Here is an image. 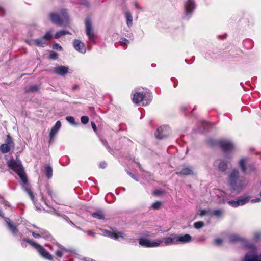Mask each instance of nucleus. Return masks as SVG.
<instances>
[{"label":"nucleus","mask_w":261,"mask_h":261,"mask_svg":"<svg viewBox=\"0 0 261 261\" xmlns=\"http://www.w3.org/2000/svg\"><path fill=\"white\" fill-rule=\"evenodd\" d=\"M8 166L15 171L19 176L23 183L22 188L30 197L32 200H34L33 193L31 191L29 185L28 184V178L24 171L21 161L16 158L11 159L7 162Z\"/></svg>","instance_id":"nucleus-1"},{"label":"nucleus","mask_w":261,"mask_h":261,"mask_svg":"<svg viewBox=\"0 0 261 261\" xmlns=\"http://www.w3.org/2000/svg\"><path fill=\"white\" fill-rule=\"evenodd\" d=\"M53 23L59 26H66L69 24V19L66 10H62L59 13H52L49 15Z\"/></svg>","instance_id":"nucleus-2"},{"label":"nucleus","mask_w":261,"mask_h":261,"mask_svg":"<svg viewBox=\"0 0 261 261\" xmlns=\"http://www.w3.org/2000/svg\"><path fill=\"white\" fill-rule=\"evenodd\" d=\"M152 96L147 90L141 92H136L133 95V101L139 106H146L151 100Z\"/></svg>","instance_id":"nucleus-3"},{"label":"nucleus","mask_w":261,"mask_h":261,"mask_svg":"<svg viewBox=\"0 0 261 261\" xmlns=\"http://www.w3.org/2000/svg\"><path fill=\"white\" fill-rule=\"evenodd\" d=\"M23 241L30 244L32 246L35 248L38 251L39 254L44 258L49 260L52 259L51 255L39 244L30 239H24Z\"/></svg>","instance_id":"nucleus-4"},{"label":"nucleus","mask_w":261,"mask_h":261,"mask_svg":"<svg viewBox=\"0 0 261 261\" xmlns=\"http://www.w3.org/2000/svg\"><path fill=\"white\" fill-rule=\"evenodd\" d=\"M238 177L239 173L237 170L232 171L229 176L231 188L233 190L237 192H240L244 186L241 182L238 181Z\"/></svg>","instance_id":"nucleus-5"},{"label":"nucleus","mask_w":261,"mask_h":261,"mask_svg":"<svg viewBox=\"0 0 261 261\" xmlns=\"http://www.w3.org/2000/svg\"><path fill=\"white\" fill-rule=\"evenodd\" d=\"M219 145L224 152L226 154L225 157L230 158L231 156H227V153L232 152L235 149L234 144L230 140H223L219 142Z\"/></svg>","instance_id":"nucleus-6"},{"label":"nucleus","mask_w":261,"mask_h":261,"mask_svg":"<svg viewBox=\"0 0 261 261\" xmlns=\"http://www.w3.org/2000/svg\"><path fill=\"white\" fill-rule=\"evenodd\" d=\"M100 230L103 236L113 239L120 240H124L126 238V235L121 231H113V232H111L103 229H100Z\"/></svg>","instance_id":"nucleus-7"},{"label":"nucleus","mask_w":261,"mask_h":261,"mask_svg":"<svg viewBox=\"0 0 261 261\" xmlns=\"http://www.w3.org/2000/svg\"><path fill=\"white\" fill-rule=\"evenodd\" d=\"M150 237V235L149 234V233L147 232L144 234V237H141L139 239V244L141 246L145 247H156L160 246V242H157V240L155 241L151 242L146 238V237Z\"/></svg>","instance_id":"nucleus-8"},{"label":"nucleus","mask_w":261,"mask_h":261,"mask_svg":"<svg viewBox=\"0 0 261 261\" xmlns=\"http://www.w3.org/2000/svg\"><path fill=\"white\" fill-rule=\"evenodd\" d=\"M14 148V143L10 135L7 136L5 143L0 146V151L3 153L9 152L11 149Z\"/></svg>","instance_id":"nucleus-9"},{"label":"nucleus","mask_w":261,"mask_h":261,"mask_svg":"<svg viewBox=\"0 0 261 261\" xmlns=\"http://www.w3.org/2000/svg\"><path fill=\"white\" fill-rule=\"evenodd\" d=\"M50 250L55 252L56 257L61 258L67 252V249L58 243H53L52 245H48Z\"/></svg>","instance_id":"nucleus-10"},{"label":"nucleus","mask_w":261,"mask_h":261,"mask_svg":"<svg viewBox=\"0 0 261 261\" xmlns=\"http://www.w3.org/2000/svg\"><path fill=\"white\" fill-rule=\"evenodd\" d=\"M37 229L38 230L36 232L31 231L30 230H29V232L32 233V236L35 238L38 239L43 238L46 240H51V236L46 230L38 228H37Z\"/></svg>","instance_id":"nucleus-11"},{"label":"nucleus","mask_w":261,"mask_h":261,"mask_svg":"<svg viewBox=\"0 0 261 261\" xmlns=\"http://www.w3.org/2000/svg\"><path fill=\"white\" fill-rule=\"evenodd\" d=\"M169 135V128L167 126H162L159 127L155 133V136L158 139H164Z\"/></svg>","instance_id":"nucleus-12"},{"label":"nucleus","mask_w":261,"mask_h":261,"mask_svg":"<svg viewBox=\"0 0 261 261\" xmlns=\"http://www.w3.org/2000/svg\"><path fill=\"white\" fill-rule=\"evenodd\" d=\"M186 16L189 18L196 8V4L194 0H187L185 4Z\"/></svg>","instance_id":"nucleus-13"},{"label":"nucleus","mask_w":261,"mask_h":261,"mask_svg":"<svg viewBox=\"0 0 261 261\" xmlns=\"http://www.w3.org/2000/svg\"><path fill=\"white\" fill-rule=\"evenodd\" d=\"M86 34L90 40H93L95 37L93 28L91 20L87 18L85 20Z\"/></svg>","instance_id":"nucleus-14"},{"label":"nucleus","mask_w":261,"mask_h":261,"mask_svg":"<svg viewBox=\"0 0 261 261\" xmlns=\"http://www.w3.org/2000/svg\"><path fill=\"white\" fill-rule=\"evenodd\" d=\"M249 201V197L247 196H244L240 198L237 200H232L228 201V203L234 207H237L240 205H243L248 202Z\"/></svg>","instance_id":"nucleus-15"},{"label":"nucleus","mask_w":261,"mask_h":261,"mask_svg":"<svg viewBox=\"0 0 261 261\" xmlns=\"http://www.w3.org/2000/svg\"><path fill=\"white\" fill-rule=\"evenodd\" d=\"M73 46L77 51L81 54H85L86 51L84 43L79 39H74L73 40Z\"/></svg>","instance_id":"nucleus-16"},{"label":"nucleus","mask_w":261,"mask_h":261,"mask_svg":"<svg viewBox=\"0 0 261 261\" xmlns=\"http://www.w3.org/2000/svg\"><path fill=\"white\" fill-rule=\"evenodd\" d=\"M243 261H261V256L255 251H251L246 254Z\"/></svg>","instance_id":"nucleus-17"},{"label":"nucleus","mask_w":261,"mask_h":261,"mask_svg":"<svg viewBox=\"0 0 261 261\" xmlns=\"http://www.w3.org/2000/svg\"><path fill=\"white\" fill-rule=\"evenodd\" d=\"M53 73L61 76H64L69 71V68L65 66H58L51 69Z\"/></svg>","instance_id":"nucleus-18"},{"label":"nucleus","mask_w":261,"mask_h":261,"mask_svg":"<svg viewBox=\"0 0 261 261\" xmlns=\"http://www.w3.org/2000/svg\"><path fill=\"white\" fill-rule=\"evenodd\" d=\"M27 43L30 45H32L35 43L37 46L40 47H44L47 45L46 41H45L43 38L42 37L41 38L35 39L32 40L26 41Z\"/></svg>","instance_id":"nucleus-19"},{"label":"nucleus","mask_w":261,"mask_h":261,"mask_svg":"<svg viewBox=\"0 0 261 261\" xmlns=\"http://www.w3.org/2000/svg\"><path fill=\"white\" fill-rule=\"evenodd\" d=\"M191 236L189 234L184 235L177 234V244L190 242L191 241Z\"/></svg>","instance_id":"nucleus-20"},{"label":"nucleus","mask_w":261,"mask_h":261,"mask_svg":"<svg viewBox=\"0 0 261 261\" xmlns=\"http://www.w3.org/2000/svg\"><path fill=\"white\" fill-rule=\"evenodd\" d=\"M5 220L10 231L13 233V234H17L18 230L16 228V226L13 224L12 222L9 219L5 218Z\"/></svg>","instance_id":"nucleus-21"},{"label":"nucleus","mask_w":261,"mask_h":261,"mask_svg":"<svg viewBox=\"0 0 261 261\" xmlns=\"http://www.w3.org/2000/svg\"><path fill=\"white\" fill-rule=\"evenodd\" d=\"M61 127V123L60 121H57L53 126V127L51 129V130L49 133V137L50 139H53L54 136L56 135V134L59 132L60 128Z\"/></svg>","instance_id":"nucleus-22"},{"label":"nucleus","mask_w":261,"mask_h":261,"mask_svg":"<svg viewBox=\"0 0 261 261\" xmlns=\"http://www.w3.org/2000/svg\"><path fill=\"white\" fill-rule=\"evenodd\" d=\"M214 165L218 166L219 170L221 171H224L227 167V163L222 160H217L214 162Z\"/></svg>","instance_id":"nucleus-23"},{"label":"nucleus","mask_w":261,"mask_h":261,"mask_svg":"<svg viewBox=\"0 0 261 261\" xmlns=\"http://www.w3.org/2000/svg\"><path fill=\"white\" fill-rule=\"evenodd\" d=\"M229 240L231 243H236L238 242H245L244 238L240 237L237 234H231L229 236Z\"/></svg>","instance_id":"nucleus-24"},{"label":"nucleus","mask_w":261,"mask_h":261,"mask_svg":"<svg viewBox=\"0 0 261 261\" xmlns=\"http://www.w3.org/2000/svg\"><path fill=\"white\" fill-rule=\"evenodd\" d=\"M176 174L179 175H193L194 172L193 170L188 167H184L182 170L180 172H176Z\"/></svg>","instance_id":"nucleus-25"},{"label":"nucleus","mask_w":261,"mask_h":261,"mask_svg":"<svg viewBox=\"0 0 261 261\" xmlns=\"http://www.w3.org/2000/svg\"><path fill=\"white\" fill-rule=\"evenodd\" d=\"M157 242H160V246H168L172 245L169 237H164L161 239H158Z\"/></svg>","instance_id":"nucleus-26"},{"label":"nucleus","mask_w":261,"mask_h":261,"mask_svg":"<svg viewBox=\"0 0 261 261\" xmlns=\"http://www.w3.org/2000/svg\"><path fill=\"white\" fill-rule=\"evenodd\" d=\"M126 19V24L128 27H130L133 25V17L131 13L129 11H127L125 14Z\"/></svg>","instance_id":"nucleus-27"},{"label":"nucleus","mask_w":261,"mask_h":261,"mask_svg":"<svg viewBox=\"0 0 261 261\" xmlns=\"http://www.w3.org/2000/svg\"><path fill=\"white\" fill-rule=\"evenodd\" d=\"M247 162V158H242L239 161V166L242 172L245 173L246 170V165Z\"/></svg>","instance_id":"nucleus-28"},{"label":"nucleus","mask_w":261,"mask_h":261,"mask_svg":"<svg viewBox=\"0 0 261 261\" xmlns=\"http://www.w3.org/2000/svg\"><path fill=\"white\" fill-rule=\"evenodd\" d=\"M45 172L47 177L49 179L53 176V169L49 165H46L45 167Z\"/></svg>","instance_id":"nucleus-29"},{"label":"nucleus","mask_w":261,"mask_h":261,"mask_svg":"<svg viewBox=\"0 0 261 261\" xmlns=\"http://www.w3.org/2000/svg\"><path fill=\"white\" fill-rule=\"evenodd\" d=\"M92 216L94 218H95L99 220L103 219L105 218L103 213L100 211H98L96 212L93 213Z\"/></svg>","instance_id":"nucleus-30"},{"label":"nucleus","mask_w":261,"mask_h":261,"mask_svg":"<svg viewBox=\"0 0 261 261\" xmlns=\"http://www.w3.org/2000/svg\"><path fill=\"white\" fill-rule=\"evenodd\" d=\"M66 34H71V33L69 31L66 30H60L56 33L54 37L55 38L58 39L60 37Z\"/></svg>","instance_id":"nucleus-31"},{"label":"nucleus","mask_w":261,"mask_h":261,"mask_svg":"<svg viewBox=\"0 0 261 261\" xmlns=\"http://www.w3.org/2000/svg\"><path fill=\"white\" fill-rule=\"evenodd\" d=\"M39 90V87L36 85H31L30 87L26 88V92H36Z\"/></svg>","instance_id":"nucleus-32"},{"label":"nucleus","mask_w":261,"mask_h":261,"mask_svg":"<svg viewBox=\"0 0 261 261\" xmlns=\"http://www.w3.org/2000/svg\"><path fill=\"white\" fill-rule=\"evenodd\" d=\"M223 210L220 209L215 210L211 212L210 215L220 217L223 214Z\"/></svg>","instance_id":"nucleus-33"},{"label":"nucleus","mask_w":261,"mask_h":261,"mask_svg":"<svg viewBox=\"0 0 261 261\" xmlns=\"http://www.w3.org/2000/svg\"><path fill=\"white\" fill-rule=\"evenodd\" d=\"M53 35L51 33V31H47L43 36L44 40L46 41V43H47V41L50 40L51 38H52Z\"/></svg>","instance_id":"nucleus-34"},{"label":"nucleus","mask_w":261,"mask_h":261,"mask_svg":"<svg viewBox=\"0 0 261 261\" xmlns=\"http://www.w3.org/2000/svg\"><path fill=\"white\" fill-rule=\"evenodd\" d=\"M172 244H177V234H172L169 236Z\"/></svg>","instance_id":"nucleus-35"},{"label":"nucleus","mask_w":261,"mask_h":261,"mask_svg":"<svg viewBox=\"0 0 261 261\" xmlns=\"http://www.w3.org/2000/svg\"><path fill=\"white\" fill-rule=\"evenodd\" d=\"M66 120L71 124L73 125H77V123L75 122L74 118L72 116H67L66 117Z\"/></svg>","instance_id":"nucleus-36"},{"label":"nucleus","mask_w":261,"mask_h":261,"mask_svg":"<svg viewBox=\"0 0 261 261\" xmlns=\"http://www.w3.org/2000/svg\"><path fill=\"white\" fill-rule=\"evenodd\" d=\"M119 43L121 46H126L129 43V41L125 38H121L119 41Z\"/></svg>","instance_id":"nucleus-37"},{"label":"nucleus","mask_w":261,"mask_h":261,"mask_svg":"<svg viewBox=\"0 0 261 261\" xmlns=\"http://www.w3.org/2000/svg\"><path fill=\"white\" fill-rule=\"evenodd\" d=\"M204 226V223L202 221H198L195 222L194 227L196 229H200Z\"/></svg>","instance_id":"nucleus-38"},{"label":"nucleus","mask_w":261,"mask_h":261,"mask_svg":"<svg viewBox=\"0 0 261 261\" xmlns=\"http://www.w3.org/2000/svg\"><path fill=\"white\" fill-rule=\"evenodd\" d=\"M161 202L160 201H156L152 203V207L154 210L159 209L161 206Z\"/></svg>","instance_id":"nucleus-39"},{"label":"nucleus","mask_w":261,"mask_h":261,"mask_svg":"<svg viewBox=\"0 0 261 261\" xmlns=\"http://www.w3.org/2000/svg\"><path fill=\"white\" fill-rule=\"evenodd\" d=\"M253 238L256 240H258L261 238V232L256 231L253 233Z\"/></svg>","instance_id":"nucleus-40"},{"label":"nucleus","mask_w":261,"mask_h":261,"mask_svg":"<svg viewBox=\"0 0 261 261\" xmlns=\"http://www.w3.org/2000/svg\"><path fill=\"white\" fill-rule=\"evenodd\" d=\"M81 122L84 124H86L89 122V118L86 116H82L81 118Z\"/></svg>","instance_id":"nucleus-41"},{"label":"nucleus","mask_w":261,"mask_h":261,"mask_svg":"<svg viewBox=\"0 0 261 261\" xmlns=\"http://www.w3.org/2000/svg\"><path fill=\"white\" fill-rule=\"evenodd\" d=\"M210 210H200L199 212V215L201 216H203L206 215L210 214Z\"/></svg>","instance_id":"nucleus-42"},{"label":"nucleus","mask_w":261,"mask_h":261,"mask_svg":"<svg viewBox=\"0 0 261 261\" xmlns=\"http://www.w3.org/2000/svg\"><path fill=\"white\" fill-rule=\"evenodd\" d=\"M49 58L51 59H57L58 58V54L54 51H51L49 54Z\"/></svg>","instance_id":"nucleus-43"},{"label":"nucleus","mask_w":261,"mask_h":261,"mask_svg":"<svg viewBox=\"0 0 261 261\" xmlns=\"http://www.w3.org/2000/svg\"><path fill=\"white\" fill-rule=\"evenodd\" d=\"M202 125L203 126L204 129L205 130L208 129L210 126L211 125L210 123H208V122H206V121H203L202 123Z\"/></svg>","instance_id":"nucleus-44"},{"label":"nucleus","mask_w":261,"mask_h":261,"mask_svg":"<svg viewBox=\"0 0 261 261\" xmlns=\"http://www.w3.org/2000/svg\"><path fill=\"white\" fill-rule=\"evenodd\" d=\"M53 48L54 49L58 50H62V47L58 43H55L53 45Z\"/></svg>","instance_id":"nucleus-45"},{"label":"nucleus","mask_w":261,"mask_h":261,"mask_svg":"<svg viewBox=\"0 0 261 261\" xmlns=\"http://www.w3.org/2000/svg\"><path fill=\"white\" fill-rule=\"evenodd\" d=\"M222 243V240L220 238H217L215 240V243L217 245H220Z\"/></svg>","instance_id":"nucleus-46"},{"label":"nucleus","mask_w":261,"mask_h":261,"mask_svg":"<svg viewBox=\"0 0 261 261\" xmlns=\"http://www.w3.org/2000/svg\"><path fill=\"white\" fill-rule=\"evenodd\" d=\"M2 203H3L5 206L10 207V203L5 200H3V202Z\"/></svg>","instance_id":"nucleus-47"},{"label":"nucleus","mask_w":261,"mask_h":261,"mask_svg":"<svg viewBox=\"0 0 261 261\" xmlns=\"http://www.w3.org/2000/svg\"><path fill=\"white\" fill-rule=\"evenodd\" d=\"M84 232H86L88 235H91L93 237H95V233H94L93 232H92V231H90V230L84 231Z\"/></svg>","instance_id":"nucleus-48"},{"label":"nucleus","mask_w":261,"mask_h":261,"mask_svg":"<svg viewBox=\"0 0 261 261\" xmlns=\"http://www.w3.org/2000/svg\"><path fill=\"white\" fill-rule=\"evenodd\" d=\"M101 142L104 146H105L107 148H108V142L106 140H101Z\"/></svg>","instance_id":"nucleus-49"},{"label":"nucleus","mask_w":261,"mask_h":261,"mask_svg":"<svg viewBox=\"0 0 261 261\" xmlns=\"http://www.w3.org/2000/svg\"><path fill=\"white\" fill-rule=\"evenodd\" d=\"M91 126L93 130L96 132V125L94 122H91Z\"/></svg>","instance_id":"nucleus-50"},{"label":"nucleus","mask_w":261,"mask_h":261,"mask_svg":"<svg viewBox=\"0 0 261 261\" xmlns=\"http://www.w3.org/2000/svg\"><path fill=\"white\" fill-rule=\"evenodd\" d=\"M260 200H261L260 198L253 199L251 200V202L252 203L258 202L260 201Z\"/></svg>","instance_id":"nucleus-51"},{"label":"nucleus","mask_w":261,"mask_h":261,"mask_svg":"<svg viewBox=\"0 0 261 261\" xmlns=\"http://www.w3.org/2000/svg\"><path fill=\"white\" fill-rule=\"evenodd\" d=\"M106 166V163L105 162H101L100 164V167L102 168H105Z\"/></svg>","instance_id":"nucleus-52"},{"label":"nucleus","mask_w":261,"mask_h":261,"mask_svg":"<svg viewBox=\"0 0 261 261\" xmlns=\"http://www.w3.org/2000/svg\"><path fill=\"white\" fill-rule=\"evenodd\" d=\"M47 194L49 196H50L51 198L53 197V196H52V192L51 191V190L50 189H48L47 190Z\"/></svg>","instance_id":"nucleus-53"},{"label":"nucleus","mask_w":261,"mask_h":261,"mask_svg":"<svg viewBox=\"0 0 261 261\" xmlns=\"http://www.w3.org/2000/svg\"><path fill=\"white\" fill-rule=\"evenodd\" d=\"M4 14V10L3 8L0 7V15H3Z\"/></svg>","instance_id":"nucleus-54"},{"label":"nucleus","mask_w":261,"mask_h":261,"mask_svg":"<svg viewBox=\"0 0 261 261\" xmlns=\"http://www.w3.org/2000/svg\"><path fill=\"white\" fill-rule=\"evenodd\" d=\"M81 1V2L84 4V5H87V2L86 0H80Z\"/></svg>","instance_id":"nucleus-55"},{"label":"nucleus","mask_w":261,"mask_h":261,"mask_svg":"<svg viewBox=\"0 0 261 261\" xmlns=\"http://www.w3.org/2000/svg\"><path fill=\"white\" fill-rule=\"evenodd\" d=\"M128 174L134 179H135L136 180H137V179L136 178V177L134 176V175L132 174L131 173H128Z\"/></svg>","instance_id":"nucleus-56"},{"label":"nucleus","mask_w":261,"mask_h":261,"mask_svg":"<svg viewBox=\"0 0 261 261\" xmlns=\"http://www.w3.org/2000/svg\"><path fill=\"white\" fill-rule=\"evenodd\" d=\"M160 193H161L160 191L159 190H156L154 192V194L155 195H159L160 194Z\"/></svg>","instance_id":"nucleus-57"},{"label":"nucleus","mask_w":261,"mask_h":261,"mask_svg":"<svg viewBox=\"0 0 261 261\" xmlns=\"http://www.w3.org/2000/svg\"><path fill=\"white\" fill-rule=\"evenodd\" d=\"M0 216L3 217V218H4V214L3 213L2 210L0 209Z\"/></svg>","instance_id":"nucleus-58"},{"label":"nucleus","mask_w":261,"mask_h":261,"mask_svg":"<svg viewBox=\"0 0 261 261\" xmlns=\"http://www.w3.org/2000/svg\"><path fill=\"white\" fill-rule=\"evenodd\" d=\"M76 228H77L78 229H79V230H81V229L80 227H76Z\"/></svg>","instance_id":"nucleus-59"}]
</instances>
